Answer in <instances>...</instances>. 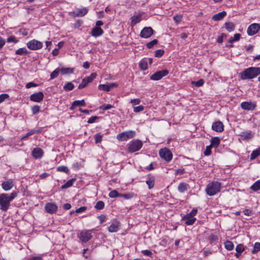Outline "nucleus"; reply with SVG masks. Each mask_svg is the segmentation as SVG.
<instances>
[{
    "label": "nucleus",
    "mask_w": 260,
    "mask_h": 260,
    "mask_svg": "<svg viewBox=\"0 0 260 260\" xmlns=\"http://www.w3.org/2000/svg\"><path fill=\"white\" fill-rule=\"evenodd\" d=\"M244 250V247L243 244H240L237 245L236 248V252L242 253Z\"/></svg>",
    "instance_id": "nucleus-56"
},
{
    "label": "nucleus",
    "mask_w": 260,
    "mask_h": 260,
    "mask_svg": "<svg viewBox=\"0 0 260 260\" xmlns=\"http://www.w3.org/2000/svg\"><path fill=\"white\" fill-rule=\"evenodd\" d=\"M183 220L185 221V223L187 225H192L196 220V218L192 216L187 214L183 217Z\"/></svg>",
    "instance_id": "nucleus-20"
},
{
    "label": "nucleus",
    "mask_w": 260,
    "mask_h": 260,
    "mask_svg": "<svg viewBox=\"0 0 260 260\" xmlns=\"http://www.w3.org/2000/svg\"><path fill=\"white\" fill-rule=\"evenodd\" d=\"M76 178H73L72 179L68 180L64 184L62 185L61 186V188L62 189H64L71 187L73 185V183L76 181Z\"/></svg>",
    "instance_id": "nucleus-29"
},
{
    "label": "nucleus",
    "mask_w": 260,
    "mask_h": 260,
    "mask_svg": "<svg viewBox=\"0 0 260 260\" xmlns=\"http://www.w3.org/2000/svg\"><path fill=\"white\" fill-rule=\"evenodd\" d=\"M154 30L151 27H145L141 30L140 36L143 38H148L153 34Z\"/></svg>",
    "instance_id": "nucleus-10"
},
{
    "label": "nucleus",
    "mask_w": 260,
    "mask_h": 260,
    "mask_svg": "<svg viewBox=\"0 0 260 260\" xmlns=\"http://www.w3.org/2000/svg\"><path fill=\"white\" fill-rule=\"evenodd\" d=\"M221 183L218 181L209 182L206 188V193L209 196H213L220 192Z\"/></svg>",
    "instance_id": "nucleus-2"
},
{
    "label": "nucleus",
    "mask_w": 260,
    "mask_h": 260,
    "mask_svg": "<svg viewBox=\"0 0 260 260\" xmlns=\"http://www.w3.org/2000/svg\"><path fill=\"white\" fill-rule=\"evenodd\" d=\"M168 74L169 71L167 70L157 71L150 76V79L152 80H159L162 77L167 76Z\"/></svg>",
    "instance_id": "nucleus-9"
},
{
    "label": "nucleus",
    "mask_w": 260,
    "mask_h": 260,
    "mask_svg": "<svg viewBox=\"0 0 260 260\" xmlns=\"http://www.w3.org/2000/svg\"><path fill=\"white\" fill-rule=\"evenodd\" d=\"M157 164L155 162H151L148 167H147L145 169L147 171H151L155 168Z\"/></svg>",
    "instance_id": "nucleus-57"
},
{
    "label": "nucleus",
    "mask_w": 260,
    "mask_h": 260,
    "mask_svg": "<svg viewBox=\"0 0 260 260\" xmlns=\"http://www.w3.org/2000/svg\"><path fill=\"white\" fill-rule=\"evenodd\" d=\"M19 40L14 36H11L8 38L7 42L8 43L13 42L14 43H17Z\"/></svg>",
    "instance_id": "nucleus-51"
},
{
    "label": "nucleus",
    "mask_w": 260,
    "mask_h": 260,
    "mask_svg": "<svg viewBox=\"0 0 260 260\" xmlns=\"http://www.w3.org/2000/svg\"><path fill=\"white\" fill-rule=\"evenodd\" d=\"M143 146V143L139 140H133L127 144V150L129 152L133 153L139 151Z\"/></svg>",
    "instance_id": "nucleus-4"
},
{
    "label": "nucleus",
    "mask_w": 260,
    "mask_h": 260,
    "mask_svg": "<svg viewBox=\"0 0 260 260\" xmlns=\"http://www.w3.org/2000/svg\"><path fill=\"white\" fill-rule=\"evenodd\" d=\"M27 260H43V255H40L38 256H31Z\"/></svg>",
    "instance_id": "nucleus-62"
},
{
    "label": "nucleus",
    "mask_w": 260,
    "mask_h": 260,
    "mask_svg": "<svg viewBox=\"0 0 260 260\" xmlns=\"http://www.w3.org/2000/svg\"><path fill=\"white\" fill-rule=\"evenodd\" d=\"M15 53L17 55H26L28 53L27 50L25 48H19L15 51Z\"/></svg>",
    "instance_id": "nucleus-35"
},
{
    "label": "nucleus",
    "mask_w": 260,
    "mask_h": 260,
    "mask_svg": "<svg viewBox=\"0 0 260 260\" xmlns=\"http://www.w3.org/2000/svg\"><path fill=\"white\" fill-rule=\"evenodd\" d=\"M105 207V204L104 202L102 201H98L96 205H95V208L97 210H102Z\"/></svg>",
    "instance_id": "nucleus-45"
},
{
    "label": "nucleus",
    "mask_w": 260,
    "mask_h": 260,
    "mask_svg": "<svg viewBox=\"0 0 260 260\" xmlns=\"http://www.w3.org/2000/svg\"><path fill=\"white\" fill-rule=\"evenodd\" d=\"M259 75L257 67H249L240 73V77L242 80L252 79Z\"/></svg>",
    "instance_id": "nucleus-3"
},
{
    "label": "nucleus",
    "mask_w": 260,
    "mask_h": 260,
    "mask_svg": "<svg viewBox=\"0 0 260 260\" xmlns=\"http://www.w3.org/2000/svg\"><path fill=\"white\" fill-rule=\"evenodd\" d=\"M14 186V181L12 179H9L2 183V187L5 191L10 190Z\"/></svg>",
    "instance_id": "nucleus-19"
},
{
    "label": "nucleus",
    "mask_w": 260,
    "mask_h": 260,
    "mask_svg": "<svg viewBox=\"0 0 260 260\" xmlns=\"http://www.w3.org/2000/svg\"><path fill=\"white\" fill-rule=\"evenodd\" d=\"M159 156L167 162L170 161L173 158V154L167 148H161L159 151Z\"/></svg>",
    "instance_id": "nucleus-5"
},
{
    "label": "nucleus",
    "mask_w": 260,
    "mask_h": 260,
    "mask_svg": "<svg viewBox=\"0 0 260 260\" xmlns=\"http://www.w3.org/2000/svg\"><path fill=\"white\" fill-rule=\"evenodd\" d=\"M158 43V40L156 39H154L150 42L147 43L146 46L148 48L151 49L155 45Z\"/></svg>",
    "instance_id": "nucleus-49"
},
{
    "label": "nucleus",
    "mask_w": 260,
    "mask_h": 260,
    "mask_svg": "<svg viewBox=\"0 0 260 260\" xmlns=\"http://www.w3.org/2000/svg\"><path fill=\"white\" fill-rule=\"evenodd\" d=\"M32 156L36 159H40L44 155V151L40 147H36L31 151Z\"/></svg>",
    "instance_id": "nucleus-17"
},
{
    "label": "nucleus",
    "mask_w": 260,
    "mask_h": 260,
    "mask_svg": "<svg viewBox=\"0 0 260 260\" xmlns=\"http://www.w3.org/2000/svg\"><path fill=\"white\" fill-rule=\"evenodd\" d=\"M189 185L185 182H181L178 186V190L180 192H184L189 188Z\"/></svg>",
    "instance_id": "nucleus-25"
},
{
    "label": "nucleus",
    "mask_w": 260,
    "mask_h": 260,
    "mask_svg": "<svg viewBox=\"0 0 260 260\" xmlns=\"http://www.w3.org/2000/svg\"><path fill=\"white\" fill-rule=\"evenodd\" d=\"M212 129L216 132L221 133L224 131L223 124L220 121H215L212 124Z\"/></svg>",
    "instance_id": "nucleus-15"
},
{
    "label": "nucleus",
    "mask_w": 260,
    "mask_h": 260,
    "mask_svg": "<svg viewBox=\"0 0 260 260\" xmlns=\"http://www.w3.org/2000/svg\"><path fill=\"white\" fill-rule=\"evenodd\" d=\"M240 136L243 140H248L253 138V134L250 131L242 132Z\"/></svg>",
    "instance_id": "nucleus-23"
},
{
    "label": "nucleus",
    "mask_w": 260,
    "mask_h": 260,
    "mask_svg": "<svg viewBox=\"0 0 260 260\" xmlns=\"http://www.w3.org/2000/svg\"><path fill=\"white\" fill-rule=\"evenodd\" d=\"M74 84L70 82H67L63 86L64 90L66 91H70L74 89Z\"/></svg>",
    "instance_id": "nucleus-39"
},
{
    "label": "nucleus",
    "mask_w": 260,
    "mask_h": 260,
    "mask_svg": "<svg viewBox=\"0 0 260 260\" xmlns=\"http://www.w3.org/2000/svg\"><path fill=\"white\" fill-rule=\"evenodd\" d=\"M9 95L6 93H3L0 95V103L3 102L5 100L8 99Z\"/></svg>",
    "instance_id": "nucleus-59"
},
{
    "label": "nucleus",
    "mask_w": 260,
    "mask_h": 260,
    "mask_svg": "<svg viewBox=\"0 0 260 260\" xmlns=\"http://www.w3.org/2000/svg\"><path fill=\"white\" fill-rule=\"evenodd\" d=\"M56 170L58 172H63L67 174L70 173V170L69 168L64 166H60L56 168Z\"/></svg>",
    "instance_id": "nucleus-34"
},
{
    "label": "nucleus",
    "mask_w": 260,
    "mask_h": 260,
    "mask_svg": "<svg viewBox=\"0 0 260 260\" xmlns=\"http://www.w3.org/2000/svg\"><path fill=\"white\" fill-rule=\"evenodd\" d=\"M88 12V10L85 8L78 9L73 12L74 15L76 17H83Z\"/></svg>",
    "instance_id": "nucleus-21"
},
{
    "label": "nucleus",
    "mask_w": 260,
    "mask_h": 260,
    "mask_svg": "<svg viewBox=\"0 0 260 260\" xmlns=\"http://www.w3.org/2000/svg\"><path fill=\"white\" fill-rule=\"evenodd\" d=\"M19 32L23 36H26L28 34V30L26 28H21L19 30Z\"/></svg>",
    "instance_id": "nucleus-64"
},
{
    "label": "nucleus",
    "mask_w": 260,
    "mask_h": 260,
    "mask_svg": "<svg viewBox=\"0 0 260 260\" xmlns=\"http://www.w3.org/2000/svg\"><path fill=\"white\" fill-rule=\"evenodd\" d=\"M259 155H260V147L251 152L250 159L253 160Z\"/></svg>",
    "instance_id": "nucleus-31"
},
{
    "label": "nucleus",
    "mask_w": 260,
    "mask_h": 260,
    "mask_svg": "<svg viewBox=\"0 0 260 260\" xmlns=\"http://www.w3.org/2000/svg\"><path fill=\"white\" fill-rule=\"evenodd\" d=\"M136 132L133 131H128L119 134L117 136V139L119 141H124L128 139L133 138L135 137Z\"/></svg>",
    "instance_id": "nucleus-6"
},
{
    "label": "nucleus",
    "mask_w": 260,
    "mask_h": 260,
    "mask_svg": "<svg viewBox=\"0 0 260 260\" xmlns=\"http://www.w3.org/2000/svg\"><path fill=\"white\" fill-rule=\"evenodd\" d=\"M94 139L96 144L100 143L102 140V136L100 134H96L94 136Z\"/></svg>",
    "instance_id": "nucleus-53"
},
{
    "label": "nucleus",
    "mask_w": 260,
    "mask_h": 260,
    "mask_svg": "<svg viewBox=\"0 0 260 260\" xmlns=\"http://www.w3.org/2000/svg\"><path fill=\"white\" fill-rule=\"evenodd\" d=\"M224 246L228 250L230 251L233 250L234 247L233 243L231 241L228 240L225 242Z\"/></svg>",
    "instance_id": "nucleus-40"
},
{
    "label": "nucleus",
    "mask_w": 260,
    "mask_h": 260,
    "mask_svg": "<svg viewBox=\"0 0 260 260\" xmlns=\"http://www.w3.org/2000/svg\"><path fill=\"white\" fill-rule=\"evenodd\" d=\"M17 196V192L13 191L10 194L3 193L0 194V209L6 212L11 206V202Z\"/></svg>",
    "instance_id": "nucleus-1"
},
{
    "label": "nucleus",
    "mask_w": 260,
    "mask_h": 260,
    "mask_svg": "<svg viewBox=\"0 0 260 260\" xmlns=\"http://www.w3.org/2000/svg\"><path fill=\"white\" fill-rule=\"evenodd\" d=\"M256 107L255 103L250 102H243L241 104V107L245 110H253Z\"/></svg>",
    "instance_id": "nucleus-12"
},
{
    "label": "nucleus",
    "mask_w": 260,
    "mask_h": 260,
    "mask_svg": "<svg viewBox=\"0 0 260 260\" xmlns=\"http://www.w3.org/2000/svg\"><path fill=\"white\" fill-rule=\"evenodd\" d=\"M119 229V225L117 223H112L109 228L108 231L111 232H116L118 231Z\"/></svg>",
    "instance_id": "nucleus-32"
},
{
    "label": "nucleus",
    "mask_w": 260,
    "mask_h": 260,
    "mask_svg": "<svg viewBox=\"0 0 260 260\" xmlns=\"http://www.w3.org/2000/svg\"><path fill=\"white\" fill-rule=\"evenodd\" d=\"M210 142H211L210 145L212 147H214L215 148H217L220 144V140L218 137H214V138H212L211 139Z\"/></svg>",
    "instance_id": "nucleus-28"
},
{
    "label": "nucleus",
    "mask_w": 260,
    "mask_h": 260,
    "mask_svg": "<svg viewBox=\"0 0 260 260\" xmlns=\"http://www.w3.org/2000/svg\"><path fill=\"white\" fill-rule=\"evenodd\" d=\"M74 70V68H62L60 69L61 73L63 75L72 74Z\"/></svg>",
    "instance_id": "nucleus-30"
},
{
    "label": "nucleus",
    "mask_w": 260,
    "mask_h": 260,
    "mask_svg": "<svg viewBox=\"0 0 260 260\" xmlns=\"http://www.w3.org/2000/svg\"><path fill=\"white\" fill-rule=\"evenodd\" d=\"M164 53H165V51L164 50H162V49L157 50L155 52V56L156 57H160L164 55Z\"/></svg>",
    "instance_id": "nucleus-55"
},
{
    "label": "nucleus",
    "mask_w": 260,
    "mask_h": 260,
    "mask_svg": "<svg viewBox=\"0 0 260 260\" xmlns=\"http://www.w3.org/2000/svg\"><path fill=\"white\" fill-rule=\"evenodd\" d=\"M59 72H61V70L59 68H56L50 75V80H52L55 78H56L58 75Z\"/></svg>",
    "instance_id": "nucleus-38"
},
{
    "label": "nucleus",
    "mask_w": 260,
    "mask_h": 260,
    "mask_svg": "<svg viewBox=\"0 0 260 260\" xmlns=\"http://www.w3.org/2000/svg\"><path fill=\"white\" fill-rule=\"evenodd\" d=\"M99 118V117L96 116H91V117H90L88 119L87 122L88 123H92L94 122L95 121V120Z\"/></svg>",
    "instance_id": "nucleus-63"
},
{
    "label": "nucleus",
    "mask_w": 260,
    "mask_h": 260,
    "mask_svg": "<svg viewBox=\"0 0 260 260\" xmlns=\"http://www.w3.org/2000/svg\"><path fill=\"white\" fill-rule=\"evenodd\" d=\"M218 239V237L214 234H211L209 236V240L211 243L216 242L217 241Z\"/></svg>",
    "instance_id": "nucleus-58"
},
{
    "label": "nucleus",
    "mask_w": 260,
    "mask_h": 260,
    "mask_svg": "<svg viewBox=\"0 0 260 260\" xmlns=\"http://www.w3.org/2000/svg\"><path fill=\"white\" fill-rule=\"evenodd\" d=\"M120 194L116 190H113L109 193V196L111 198H115L120 197Z\"/></svg>",
    "instance_id": "nucleus-43"
},
{
    "label": "nucleus",
    "mask_w": 260,
    "mask_h": 260,
    "mask_svg": "<svg viewBox=\"0 0 260 260\" xmlns=\"http://www.w3.org/2000/svg\"><path fill=\"white\" fill-rule=\"evenodd\" d=\"M89 81L87 80L86 78H84L81 83L79 85L78 88L79 89H82L85 87L89 83Z\"/></svg>",
    "instance_id": "nucleus-42"
},
{
    "label": "nucleus",
    "mask_w": 260,
    "mask_h": 260,
    "mask_svg": "<svg viewBox=\"0 0 260 260\" xmlns=\"http://www.w3.org/2000/svg\"><path fill=\"white\" fill-rule=\"evenodd\" d=\"M224 25L226 29L229 32L233 31L235 29V24L233 22H226Z\"/></svg>",
    "instance_id": "nucleus-33"
},
{
    "label": "nucleus",
    "mask_w": 260,
    "mask_h": 260,
    "mask_svg": "<svg viewBox=\"0 0 260 260\" xmlns=\"http://www.w3.org/2000/svg\"><path fill=\"white\" fill-rule=\"evenodd\" d=\"M204 83V81L203 79H201L197 81H192L191 84L195 85L197 87L202 86Z\"/></svg>",
    "instance_id": "nucleus-48"
},
{
    "label": "nucleus",
    "mask_w": 260,
    "mask_h": 260,
    "mask_svg": "<svg viewBox=\"0 0 260 260\" xmlns=\"http://www.w3.org/2000/svg\"><path fill=\"white\" fill-rule=\"evenodd\" d=\"M250 188L253 191H257L260 190V179L256 181L251 187Z\"/></svg>",
    "instance_id": "nucleus-36"
},
{
    "label": "nucleus",
    "mask_w": 260,
    "mask_h": 260,
    "mask_svg": "<svg viewBox=\"0 0 260 260\" xmlns=\"http://www.w3.org/2000/svg\"><path fill=\"white\" fill-rule=\"evenodd\" d=\"M31 111L34 114H37L40 111V107L37 105L34 106L31 108Z\"/></svg>",
    "instance_id": "nucleus-54"
},
{
    "label": "nucleus",
    "mask_w": 260,
    "mask_h": 260,
    "mask_svg": "<svg viewBox=\"0 0 260 260\" xmlns=\"http://www.w3.org/2000/svg\"><path fill=\"white\" fill-rule=\"evenodd\" d=\"M182 16L181 15H176L173 17V20L176 22L179 23L182 21Z\"/></svg>",
    "instance_id": "nucleus-60"
},
{
    "label": "nucleus",
    "mask_w": 260,
    "mask_h": 260,
    "mask_svg": "<svg viewBox=\"0 0 260 260\" xmlns=\"http://www.w3.org/2000/svg\"><path fill=\"white\" fill-rule=\"evenodd\" d=\"M26 46L30 50H37L42 48L43 44L41 42L34 39L28 42L26 44Z\"/></svg>",
    "instance_id": "nucleus-8"
},
{
    "label": "nucleus",
    "mask_w": 260,
    "mask_h": 260,
    "mask_svg": "<svg viewBox=\"0 0 260 260\" xmlns=\"http://www.w3.org/2000/svg\"><path fill=\"white\" fill-rule=\"evenodd\" d=\"M78 238L83 242H87L92 238V230H84L80 232Z\"/></svg>",
    "instance_id": "nucleus-7"
},
{
    "label": "nucleus",
    "mask_w": 260,
    "mask_h": 260,
    "mask_svg": "<svg viewBox=\"0 0 260 260\" xmlns=\"http://www.w3.org/2000/svg\"><path fill=\"white\" fill-rule=\"evenodd\" d=\"M144 13H140L138 15H135L131 18V25L132 26H135L138 23H139L142 20V17Z\"/></svg>",
    "instance_id": "nucleus-18"
},
{
    "label": "nucleus",
    "mask_w": 260,
    "mask_h": 260,
    "mask_svg": "<svg viewBox=\"0 0 260 260\" xmlns=\"http://www.w3.org/2000/svg\"><path fill=\"white\" fill-rule=\"evenodd\" d=\"M212 147L210 145L206 147V149L204 152V154L206 156H209L211 154V149Z\"/></svg>",
    "instance_id": "nucleus-52"
},
{
    "label": "nucleus",
    "mask_w": 260,
    "mask_h": 260,
    "mask_svg": "<svg viewBox=\"0 0 260 260\" xmlns=\"http://www.w3.org/2000/svg\"><path fill=\"white\" fill-rule=\"evenodd\" d=\"M144 107L143 106H139L134 108V111L136 113H138L143 111Z\"/></svg>",
    "instance_id": "nucleus-61"
},
{
    "label": "nucleus",
    "mask_w": 260,
    "mask_h": 260,
    "mask_svg": "<svg viewBox=\"0 0 260 260\" xmlns=\"http://www.w3.org/2000/svg\"><path fill=\"white\" fill-rule=\"evenodd\" d=\"M118 85L116 83H111L107 84H100L98 86L99 90L105 91H109L112 88L118 87Z\"/></svg>",
    "instance_id": "nucleus-13"
},
{
    "label": "nucleus",
    "mask_w": 260,
    "mask_h": 260,
    "mask_svg": "<svg viewBox=\"0 0 260 260\" xmlns=\"http://www.w3.org/2000/svg\"><path fill=\"white\" fill-rule=\"evenodd\" d=\"M226 13L225 11L218 13V14H215L212 16V19L214 21H218L222 20L226 16Z\"/></svg>",
    "instance_id": "nucleus-24"
},
{
    "label": "nucleus",
    "mask_w": 260,
    "mask_h": 260,
    "mask_svg": "<svg viewBox=\"0 0 260 260\" xmlns=\"http://www.w3.org/2000/svg\"><path fill=\"white\" fill-rule=\"evenodd\" d=\"M44 94L42 92L40 91L35 93L30 96V100L33 102L39 103L44 99Z\"/></svg>",
    "instance_id": "nucleus-16"
},
{
    "label": "nucleus",
    "mask_w": 260,
    "mask_h": 260,
    "mask_svg": "<svg viewBox=\"0 0 260 260\" xmlns=\"http://www.w3.org/2000/svg\"><path fill=\"white\" fill-rule=\"evenodd\" d=\"M260 250V243L256 242L253 246V249L252 251V253L253 254H255L257 253L258 251Z\"/></svg>",
    "instance_id": "nucleus-47"
},
{
    "label": "nucleus",
    "mask_w": 260,
    "mask_h": 260,
    "mask_svg": "<svg viewBox=\"0 0 260 260\" xmlns=\"http://www.w3.org/2000/svg\"><path fill=\"white\" fill-rule=\"evenodd\" d=\"M155 182V178L154 176L149 175L148 179L146 180V183L148 186L149 189H151L154 187Z\"/></svg>",
    "instance_id": "nucleus-26"
},
{
    "label": "nucleus",
    "mask_w": 260,
    "mask_h": 260,
    "mask_svg": "<svg viewBox=\"0 0 260 260\" xmlns=\"http://www.w3.org/2000/svg\"><path fill=\"white\" fill-rule=\"evenodd\" d=\"M114 106L111 104H104L99 107L100 110L106 111L113 108Z\"/></svg>",
    "instance_id": "nucleus-46"
},
{
    "label": "nucleus",
    "mask_w": 260,
    "mask_h": 260,
    "mask_svg": "<svg viewBox=\"0 0 260 260\" xmlns=\"http://www.w3.org/2000/svg\"><path fill=\"white\" fill-rule=\"evenodd\" d=\"M139 67L142 70H146L147 68V61L145 59L141 60L139 62Z\"/></svg>",
    "instance_id": "nucleus-37"
},
{
    "label": "nucleus",
    "mask_w": 260,
    "mask_h": 260,
    "mask_svg": "<svg viewBox=\"0 0 260 260\" xmlns=\"http://www.w3.org/2000/svg\"><path fill=\"white\" fill-rule=\"evenodd\" d=\"M85 104L86 103L84 100L81 101H75L72 103V105L70 107V109L73 110L77 106H84Z\"/></svg>",
    "instance_id": "nucleus-27"
},
{
    "label": "nucleus",
    "mask_w": 260,
    "mask_h": 260,
    "mask_svg": "<svg viewBox=\"0 0 260 260\" xmlns=\"http://www.w3.org/2000/svg\"><path fill=\"white\" fill-rule=\"evenodd\" d=\"M37 132L35 129H31L26 135L21 138V140H26L29 136L34 135Z\"/></svg>",
    "instance_id": "nucleus-44"
},
{
    "label": "nucleus",
    "mask_w": 260,
    "mask_h": 260,
    "mask_svg": "<svg viewBox=\"0 0 260 260\" xmlns=\"http://www.w3.org/2000/svg\"><path fill=\"white\" fill-rule=\"evenodd\" d=\"M57 206L53 203H48L45 206L46 211L50 214H53L57 210Z\"/></svg>",
    "instance_id": "nucleus-14"
},
{
    "label": "nucleus",
    "mask_w": 260,
    "mask_h": 260,
    "mask_svg": "<svg viewBox=\"0 0 260 260\" xmlns=\"http://www.w3.org/2000/svg\"><path fill=\"white\" fill-rule=\"evenodd\" d=\"M136 196V194L134 192H129L125 194H120V197H123L125 199L128 200L133 198Z\"/></svg>",
    "instance_id": "nucleus-41"
},
{
    "label": "nucleus",
    "mask_w": 260,
    "mask_h": 260,
    "mask_svg": "<svg viewBox=\"0 0 260 260\" xmlns=\"http://www.w3.org/2000/svg\"><path fill=\"white\" fill-rule=\"evenodd\" d=\"M260 29V25L258 23H252L249 26L247 32L249 36H253L256 34Z\"/></svg>",
    "instance_id": "nucleus-11"
},
{
    "label": "nucleus",
    "mask_w": 260,
    "mask_h": 260,
    "mask_svg": "<svg viewBox=\"0 0 260 260\" xmlns=\"http://www.w3.org/2000/svg\"><path fill=\"white\" fill-rule=\"evenodd\" d=\"M241 35L239 34H235L233 38H231L229 40L230 43H233L235 41H238L240 39Z\"/></svg>",
    "instance_id": "nucleus-50"
},
{
    "label": "nucleus",
    "mask_w": 260,
    "mask_h": 260,
    "mask_svg": "<svg viewBox=\"0 0 260 260\" xmlns=\"http://www.w3.org/2000/svg\"><path fill=\"white\" fill-rule=\"evenodd\" d=\"M103 33V30L100 27H95L93 28L91 31V35L95 37L100 36L102 35Z\"/></svg>",
    "instance_id": "nucleus-22"
}]
</instances>
